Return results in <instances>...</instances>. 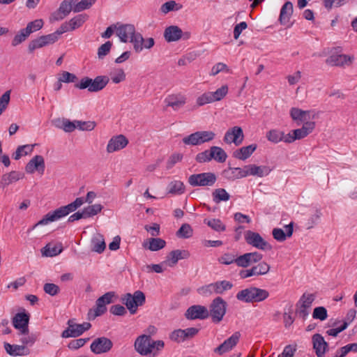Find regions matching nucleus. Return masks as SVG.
Here are the masks:
<instances>
[{
    "mask_svg": "<svg viewBox=\"0 0 357 357\" xmlns=\"http://www.w3.org/2000/svg\"><path fill=\"white\" fill-rule=\"evenodd\" d=\"M263 258V255L258 252H247L238 256L235 252H226L218 258V261L225 265L235 263L238 266L247 268L252 264L258 263Z\"/></svg>",
    "mask_w": 357,
    "mask_h": 357,
    "instance_id": "nucleus-1",
    "label": "nucleus"
},
{
    "mask_svg": "<svg viewBox=\"0 0 357 357\" xmlns=\"http://www.w3.org/2000/svg\"><path fill=\"white\" fill-rule=\"evenodd\" d=\"M84 204V197H77L72 203L61 206L53 211L47 213L40 221H38L33 227L36 228L38 225H45L50 222L58 220L66 215L70 213L75 211L77 208Z\"/></svg>",
    "mask_w": 357,
    "mask_h": 357,
    "instance_id": "nucleus-2",
    "label": "nucleus"
},
{
    "mask_svg": "<svg viewBox=\"0 0 357 357\" xmlns=\"http://www.w3.org/2000/svg\"><path fill=\"white\" fill-rule=\"evenodd\" d=\"M269 296L267 290L255 287H250L239 291L236 294L238 301L245 303H259L266 300Z\"/></svg>",
    "mask_w": 357,
    "mask_h": 357,
    "instance_id": "nucleus-3",
    "label": "nucleus"
},
{
    "mask_svg": "<svg viewBox=\"0 0 357 357\" xmlns=\"http://www.w3.org/2000/svg\"><path fill=\"white\" fill-rule=\"evenodd\" d=\"M109 82V77L106 75L97 76L95 79L84 77L75 84L79 89H87L89 92H98L103 89Z\"/></svg>",
    "mask_w": 357,
    "mask_h": 357,
    "instance_id": "nucleus-4",
    "label": "nucleus"
},
{
    "mask_svg": "<svg viewBox=\"0 0 357 357\" xmlns=\"http://www.w3.org/2000/svg\"><path fill=\"white\" fill-rule=\"evenodd\" d=\"M146 301L145 294L138 290L133 294L127 293L121 297V302L124 304L131 314L137 312L138 307L142 306Z\"/></svg>",
    "mask_w": 357,
    "mask_h": 357,
    "instance_id": "nucleus-5",
    "label": "nucleus"
},
{
    "mask_svg": "<svg viewBox=\"0 0 357 357\" xmlns=\"http://www.w3.org/2000/svg\"><path fill=\"white\" fill-rule=\"evenodd\" d=\"M215 137V133L211 130L195 132L183 138L182 142L185 145L199 146L210 142Z\"/></svg>",
    "mask_w": 357,
    "mask_h": 357,
    "instance_id": "nucleus-6",
    "label": "nucleus"
},
{
    "mask_svg": "<svg viewBox=\"0 0 357 357\" xmlns=\"http://www.w3.org/2000/svg\"><path fill=\"white\" fill-rule=\"evenodd\" d=\"M217 181L216 175L213 172L194 174L189 176L188 183L192 187H211Z\"/></svg>",
    "mask_w": 357,
    "mask_h": 357,
    "instance_id": "nucleus-7",
    "label": "nucleus"
},
{
    "mask_svg": "<svg viewBox=\"0 0 357 357\" xmlns=\"http://www.w3.org/2000/svg\"><path fill=\"white\" fill-rule=\"evenodd\" d=\"M91 327V324L89 322L79 324H76L74 319H69L68 328L62 332L61 337L63 338L76 337L88 331Z\"/></svg>",
    "mask_w": 357,
    "mask_h": 357,
    "instance_id": "nucleus-8",
    "label": "nucleus"
},
{
    "mask_svg": "<svg viewBox=\"0 0 357 357\" xmlns=\"http://www.w3.org/2000/svg\"><path fill=\"white\" fill-rule=\"evenodd\" d=\"M315 128L314 121H307L303 124L302 128L293 130L284 138V142L291 143L297 139H301L310 135Z\"/></svg>",
    "mask_w": 357,
    "mask_h": 357,
    "instance_id": "nucleus-9",
    "label": "nucleus"
},
{
    "mask_svg": "<svg viewBox=\"0 0 357 357\" xmlns=\"http://www.w3.org/2000/svg\"><path fill=\"white\" fill-rule=\"evenodd\" d=\"M227 303L221 298H215L210 305L209 316L213 322L219 323L226 313Z\"/></svg>",
    "mask_w": 357,
    "mask_h": 357,
    "instance_id": "nucleus-10",
    "label": "nucleus"
},
{
    "mask_svg": "<svg viewBox=\"0 0 357 357\" xmlns=\"http://www.w3.org/2000/svg\"><path fill=\"white\" fill-rule=\"evenodd\" d=\"M244 238L248 245L259 250H268L272 248L271 245L259 233L248 230L244 234Z\"/></svg>",
    "mask_w": 357,
    "mask_h": 357,
    "instance_id": "nucleus-11",
    "label": "nucleus"
},
{
    "mask_svg": "<svg viewBox=\"0 0 357 357\" xmlns=\"http://www.w3.org/2000/svg\"><path fill=\"white\" fill-rule=\"evenodd\" d=\"M116 297V294L114 291H109L103 294L102 296L99 297L96 303V307L93 311L91 310L89 315L96 318V317H99L103 314L106 310V305L110 304L113 302V298Z\"/></svg>",
    "mask_w": 357,
    "mask_h": 357,
    "instance_id": "nucleus-12",
    "label": "nucleus"
},
{
    "mask_svg": "<svg viewBox=\"0 0 357 357\" xmlns=\"http://www.w3.org/2000/svg\"><path fill=\"white\" fill-rule=\"evenodd\" d=\"M163 36L165 40L168 43L176 42L180 39L188 40L190 37V33H183L181 29L176 25L166 27Z\"/></svg>",
    "mask_w": 357,
    "mask_h": 357,
    "instance_id": "nucleus-13",
    "label": "nucleus"
},
{
    "mask_svg": "<svg viewBox=\"0 0 357 357\" xmlns=\"http://www.w3.org/2000/svg\"><path fill=\"white\" fill-rule=\"evenodd\" d=\"M316 296L314 294L304 293L300 298L297 306L298 307V313L303 319H306L309 315L310 309L314 302Z\"/></svg>",
    "mask_w": 357,
    "mask_h": 357,
    "instance_id": "nucleus-14",
    "label": "nucleus"
},
{
    "mask_svg": "<svg viewBox=\"0 0 357 357\" xmlns=\"http://www.w3.org/2000/svg\"><path fill=\"white\" fill-rule=\"evenodd\" d=\"M112 342L105 337L95 339L91 344V350L96 354L107 353L112 348Z\"/></svg>",
    "mask_w": 357,
    "mask_h": 357,
    "instance_id": "nucleus-15",
    "label": "nucleus"
},
{
    "mask_svg": "<svg viewBox=\"0 0 357 357\" xmlns=\"http://www.w3.org/2000/svg\"><path fill=\"white\" fill-rule=\"evenodd\" d=\"M185 315L189 320L205 319L209 317V312L205 306L194 305L187 310Z\"/></svg>",
    "mask_w": 357,
    "mask_h": 357,
    "instance_id": "nucleus-16",
    "label": "nucleus"
},
{
    "mask_svg": "<svg viewBox=\"0 0 357 357\" xmlns=\"http://www.w3.org/2000/svg\"><path fill=\"white\" fill-rule=\"evenodd\" d=\"M56 33H51L46 36H42L33 40L29 45V50L33 52L36 49L41 48L44 46L53 44L57 41Z\"/></svg>",
    "mask_w": 357,
    "mask_h": 357,
    "instance_id": "nucleus-17",
    "label": "nucleus"
},
{
    "mask_svg": "<svg viewBox=\"0 0 357 357\" xmlns=\"http://www.w3.org/2000/svg\"><path fill=\"white\" fill-rule=\"evenodd\" d=\"M243 137L244 135L242 128L238 126H234L226 132L224 136V141L227 144L234 143L236 146H238L242 143Z\"/></svg>",
    "mask_w": 357,
    "mask_h": 357,
    "instance_id": "nucleus-18",
    "label": "nucleus"
},
{
    "mask_svg": "<svg viewBox=\"0 0 357 357\" xmlns=\"http://www.w3.org/2000/svg\"><path fill=\"white\" fill-rule=\"evenodd\" d=\"M45 169V160L42 155H36L26 164L25 171L28 174H33L38 172L43 174Z\"/></svg>",
    "mask_w": 357,
    "mask_h": 357,
    "instance_id": "nucleus-19",
    "label": "nucleus"
},
{
    "mask_svg": "<svg viewBox=\"0 0 357 357\" xmlns=\"http://www.w3.org/2000/svg\"><path fill=\"white\" fill-rule=\"evenodd\" d=\"M29 316L25 312L17 313L13 318V325L20 334L29 333Z\"/></svg>",
    "mask_w": 357,
    "mask_h": 357,
    "instance_id": "nucleus-20",
    "label": "nucleus"
},
{
    "mask_svg": "<svg viewBox=\"0 0 357 357\" xmlns=\"http://www.w3.org/2000/svg\"><path fill=\"white\" fill-rule=\"evenodd\" d=\"M77 0H63L58 10L54 13L53 17L55 20H61L73 10L76 4Z\"/></svg>",
    "mask_w": 357,
    "mask_h": 357,
    "instance_id": "nucleus-21",
    "label": "nucleus"
},
{
    "mask_svg": "<svg viewBox=\"0 0 357 357\" xmlns=\"http://www.w3.org/2000/svg\"><path fill=\"white\" fill-rule=\"evenodd\" d=\"M128 144V140L123 135L112 137L107 145V151L109 153L118 151L125 148Z\"/></svg>",
    "mask_w": 357,
    "mask_h": 357,
    "instance_id": "nucleus-22",
    "label": "nucleus"
},
{
    "mask_svg": "<svg viewBox=\"0 0 357 357\" xmlns=\"http://www.w3.org/2000/svg\"><path fill=\"white\" fill-rule=\"evenodd\" d=\"M135 32V27L131 24H121L116 28V34L123 43L129 42Z\"/></svg>",
    "mask_w": 357,
    "mask_h": 357,
    "instance_id": "nucleus-23",
    "label": "nucleus"
},
{
    "mask_svg": "<svg viewBox=\"0 0 357 357\" xmlns=\"http://www.w3.org/2000/svg\"><path fill=\"white\" fill-rule=\"evenodd\" d=\"M240 337V332H235L231 337L225 340L219 347L215 348V352L222 354L231 350L237 344Z\"/></svg>",
    "mask_w": 357,
    "mask_h": 357,
    "instance_id": "nucleus-24",
    "label": "nucleus"
},
{
    "mask_svg": "<svg viewBox=\"0 0 357 357\" xmlns=\"http://www.w3.org/2000/svg\"><path fill=\"white\" fill-rule=\"evenodd\" d=\"M189 257L190 253L188 250H175L169 253L163 264H166L169 266L173 267L177 264L178 260L188 259Z\"/></svg>",
    "mask_w": 357,
    "mask_h": 357,
    "instance_id": "nucleus-25",
    "label": "nucleus"
},
{
    "mask_svg": "<svg viewBox=\"0 0 357 357\" xmlns=\"http://www.w3.org/2000/svg\"><path fill=\"white\" fill-rule=\"evenodd\" d=\"M3 347L6 353L12 356H27L30 354V349L22 344H11L4 342Z\"/></svg>",
    "mask_w": 357,
    "mask_h": 357,
    "instance_id": "nucleus-26",
    "label": "nucleus"
},
{
    "mask_svg": "<svg viewBox=\"0 0 357 357\" xmlns=\"http://www.w3.org/2000/svg\"><path fill=\"white\" fill-rule=\"evenodd\" d=\"M354 60V56L346 54H333L326 59V63L331 66H349Z\"/></svg>",
    "mask_w": 357,
    "mask_h": 357,
    "instance_id": "nucleus-27",
    "label": "nucleus"
},
{
    "mask_svg": "<svg viewBox=\"0 0 357 357\" xmlns=\"http://www.w3.org/2000/svg\"><path fill=\"white\" fill-rule=\"evenodd\" d=\"M313 348L317 357H324L328 343L324 340V337L320 334H314L312 336Z\"/></svg>",
    "mask_w": 357,
    "mask_h": 357,
    "instance_id": "nucleus-28",
    "label": "nucleus"
},
{
    "mask_svg": "<svg viewBox=\"0 0 357 357\" xmlns=\"http://www.w3.org/2000/svg\"><path fill=\"white\" fill-rule=\"evenodd\" d=\"M246 176H257L263 177L267 176L271 172V169L266 165L257 166L256 165H248L245 166Z\"/></svg>",
    "mask_w": 357,
    "mask_h": 357,
    "instance_id": "nucleus-29",
    "label": "nucleus"
},
{
    "mask_svg": "<svg viewBox=\"0 0 357 357\" xmlns=\"http://www.w3.org/2000/svg\"><path fill=\"white\" fill-rule=\"evenodd\" d=\"M151 336L148 335H142L139 336L135 342V350L142 356H148L150 354V350L148 349Z\"/></svg>",
    "mask_w": 357,
    "mask_h": 357,
    "instance_id": "nucleus-30",
    "label": "nucleus"
},
{
    "mask_svg": "<svg viewBox=\"0 0 357 357\" xmlns=\"http://www.w3.org/2000/svg\"><path fill=\"white\" fill-rule=\"evenodd\" d=\"M222 174L224 178L229 181L246 177L245 166L243 168L228 167L223 170Z\"/></svg>",
    "mask_w": 357,
    "mask_h": 357,
    "instance_id": "nucleus-31",
    "label": "nucleus"
},
{
    "mask_svg": "<svg viewBox=\"0 0 357 357\" xmlns=\"http://www.w3.org/2000/svg\"><path fill=\"white\" fill-rule=\"evenodd\" d=\"M294 222H291L289 225L284 226L285 231L280 228H275L273 229L272 234L273 238L280 242L284 241L287 237L292 236L294 229Z\"/></svg>",
    "mask_w": 357,
    "mask_h": 357,
    "instance_id": "nucleus-32",
    "label": "nucleus"
},
{
    "mask_svg": "<svg viewBox=\"0 0 357 357\" xmlns=\"http://www.w3.org/2000/svg\"><path fill=\"white\" fill-rule=\"evenodd\" d=\"M165 102L167 106L176 111L184 106L186 102V98L181 94H173L165 98Z\"/></svg>",
    "mask_w": 357,
    "mask_h": 357,
    "instance_id": "nucleus-33",
    "label": "nucleus"
},
{
    "mask_svg": "<svg viewBox=\"0 0 357 357\" xmlns=\"http://www.w3.org/2000/svg\"><path fill=\"white\" fill-rule=\"evenodd\" d=\"M54 125L66 132H71L77 128V121H70L67 119H57L53 121Z\"/></svg>",
    "mask_w": 357,
    "mask_h": 357,
    "instance_id": "nucleus-34",
    "label": "nucleus"
},
{
    "mask_svg": "<svg viewBox=\"0 0 357 357\" xmlns=\"http://www.w3.org/2000/svg\"><path fill=\"white\" fill-rule=\"evenodd\" d=\"M290 116L294 121H299L301 123L310 121V111H305L297 107L290 109Z\"/></svg>",
    "mask_w": 357,
    "mask_h": 357,
    "instance_id": "nucleus-35",
    "label": "nucleus"
},
{
    "mask_svg": "<svg viewBox=\"0 0 357 357\" xmlns=\"http://www.w3.org/2000/svg\"><path fill=\"white\" fill-rule=\"evenodd\" d=\"M165 241L160 238H151L148 241L143 243V247L151 251L160 250L165 248Z\"/></svg>",
    "mask_w": 357,
    "mask_h": 357,
    "instance_id": "nucleus-36",
    "label": "nucleus"
},
{
    "mask_svg": "<svg viewBox=\"0 0 357 357\" xmlns=\"http://www.w3.org/2000/svg\"><path fill=\"white\" fill-rule=\"evenodd\" d=\"M293 13V3L290 1H287L284 3V4L282 6L279 20L282 24H286L287 22H289L291 16Z\"/></svg>",
    "mask_w": 357,
    "mask_h": 357,
    "instance_id": "nucleus-37",
    "label": "nucleus"
},
{
    "mask_svg": "<svg viewBox=\"0 0 357 357\" xmlns=\"http://www.w3.org/2000/svg\"><path fill=\"white\" fill-rule=\"evenodd\" d=\"M22 178V174L16 171H12L9 173L3 174L1 178V185L5 188L10 184L16 182Z\"/></svg>",
    "mask_w": 357,
    "mask_h": 357,
    "instance_id": "nucleus-38",
    "label": "nucleus"
},
{
    "mask_svg": "<svg viewBox=\"0 0 357 357\" xmlns=\"http://www.w3.org/2000/svg\"><path fill=\"white\" fill-rule=\"evenodd\" d=\"M91 244L92 251L96 252L97 253L103 252L106 248L104 237L100 233H97L93 236L91 239Z\"/></svg>",
    "mask_w": 357,
    "mask_h": 357,
    "instance_id": "nucleus-39",
    "label": "nucleus"
},
{
    "mask_svg": "<svg viewBox=\"0 0 357 357\" xmlns=\"http://www.w3.org/2000/svg\"><path fill=\"white\" fill-rule=\"evenodd\" d=\"M256 149V144H250L247 146L241 147L234 153V156L239 160H244L248 158Z\"/></svg>",
    "mask_w": 357,
    "mask_h": 357,
    "instance_id": "nucleus-40",
    "label": "nucleus"
},
{
    "mask_svg": "<svg viewBox=\"0 0 357 357\" xmlns=\"http://www.w3.org/2000/svg\"><path fill=\"white\" fill-rule=\"evenodd\" d=\"M211 158L218 162L222 163L226 161L227 155L226 152L219 146H213L210 148Z\"/></svg>",
    "mask_w": 357,
    "mask_h": 357,
    "instance_id": "nucleus-41",
    "label": "nucleus"
},
{
    "mask_svg": "<svg viewBox=\"0 0 357 357\" xmlns=\"http://www.w3.org/2000/svg\"><path fill=\"white\" fill-rule=\"evenodd\" d=\"M167 192L172 195H181L185 192V185L181 181H174L169 183Z\"/></svg>",
    "mask_w": 357,
    "mask_h": 357,
    "instance_id": "nucleus-42",
    "label": "nucleus"
},
{
    "mask_svg": "<svg viewBox=\"0 0 357 357\" xmlns=\"http://www.w3.org/2000/svg\"><path fill=\"white\" fill-rule=\"evenodd\" d=\"M129 42L132 44L133 49L136 53H139L143 50L144 38L140 33L136 31Z\"/></svg>",
    "mask_w": 357,
    "mask_h": 357,
    "instance_id": "nucleus-43",
    "label": "nucleus"
},
{
    "mask_svg": "<svg viewBox=\"0 0 357 357\" xmlns=\"http://www.w3.org/2000/svg\"><path fill=\"white\" fill-rule=\"evenodd\" d=\"M285 137L286 135H284V133L282 131L277 129L271 130L266 133L267 139L275 144L281 141L284 142Z\"/></svg>",
    "mask_w": 357,
    "mask_h": 357,
    "instance_id": "nucleus-44",
    "label": "nucleus"
},
{
    "mask_svg": "<svg viewBox=\"0 0 357 357\" xmlns=\"http://www.w3.org/2000/svg\"><path fill=\"white\" fill-rule=\"evenodd\" d=\"M126 75L122 68H114L109 73V79L114 84H119L126 79Z\"/></svg>",
    "mask_w": 357,
    "mask_h": 357,
    "instance_id": "nucleus-45",
    "label": "nucleus"
},
{
    "mask_svg": "<svg viewBox=\"0 0 357 357\" xmlns=\"http://www.w3.org/2000/svg\"><path fill=\"white\" fill-rule=\"evenodd\" d=\"M213 200L215 203L220 202H227L230 199V195L224 188H218L213 190L212 193Z\"/></svg>",
    "mask_w": 357,
    "mask_h": 357,
    "instance_id": "nucleus-46",
    "label": "nucleus"
},
{
    "mask_svg": "<svg viewBox=\"0 0 357 357\" xmlns=\"http://www.w3.org/2000/svg\"><path fill=\"white\" fill-rule=\"evenodd\" d=\"M147 345L148 349L150 350V354H152L155 356L164 349L165 342L162 340H153L151 337Z\"/></svg>",
    "mask_w": 357,
    "mask_h": 357,
    "instance_id": "nucleus-47",
    "label": "nucleus"
},
{
    "mask_svg": "<svg viewBox=\"0 0 357 357\" xmlns=\"http://www.w3.org/2000/svg\"><path fill=\"white\" fill-rule=\"evenodd\" d=\"M257 265L252 266L255 276L264 275L267 274L271 268L270 265L266 261H259Z\"/></svg>",
    "mask_w": 357,
    "mask_h": 357,
    "instance_id": "nucleus-48",
    "label": "nucleus"
},
{
    "mask_svg": "<svg viewBox=\"0 0 357 357\" xmlns=\"http://www.w3.org/2000/svg\"><path fill=\"white\" fill-rule=\"evenodd\" d=\"M62 251L61 245H52L50 244L46 245L42 250L43 255L46 257H55L59 255Z\"/></svg>",
    "mask_w": 357,
    "mask_h": 357,
    "instance_id": "nucleus-49",
    "label": "nucleus"
},
{
    "mask_svg": "<svg viewBox=\"0 0 357 357\" xmlns=\"http://www.w3.org/2000/svg\"><path fill=\"white\" fill-rule=\"evenodd\" d=\"M88 16L86 14L78 15L72 18L69 22V26L71 31L80 27L87 20Z\"/></svg>",
    "mask_w": 357,
    "mask_h": 357,
    "instance_id": "nucleus-50",
    "label": "nucleus"
},
{
    "mask_svg": "<svg viewBox=\"0 0 357 357\" xmlns=\"http://www.w3.org/2000/svg\"><path fill=\"white\" fill-rule=\"evenodd\" d=\"M34 145L26 144L18 146L16 151L13 154L15 160H19L22 156L30 154L33 150Z\"/></svg>",
    "mask_w": 357,
    "mask_h": 357,
    "instance_id": "nucleus-51",
    "label": "nucleus"
},
{
    "mask_svg": "<svg viewBox=\"0 0 357 357\" xmlns=\"http://www.w3.org/2000/svg\"><path fill=\"white\" fill-rule=\"evenodd\" d=\"M204 222L216 231H223L226 229L220 219H205Z\"/></svg>",
    "mask_w": 357,
    "mask_h": 357,
    "instance_id": "nucleus-52",
    "label": "nucleus"
},
{
    "mask_svg": "<svg viewBox=\"0 0 357 357\" xmlns=\"http://www.w3.org/2000/svg\"><path fill=\"white\" fill-rule=\"evenodd\" d=\"M102 208L103 207L101 204H96L85 207L82 211L85 218H88L99 213L102 211Z\"/></svg>",
    "mask_w": 357,
    "mask_h": 357,
    "instance_id": "nucleus-53",
    "label": "nucleus"
},
{
    "mask_svg": "<svg viewBox=\"0 0 357 357\" xmlns=\"http://www.w3.org/2000/svg\"><path fill=\"white\" fill-rule=\"evenodd\" d=\"M197 292L203 296H209L214 294H218L214 282L199 287L197 289Z\"/></svg>",
    "mask_w": 357,
    "mask_h": 357,
    "instance_id": "nucleus-54",
    "label": "nucleus"
},
{
    "mask_svg": "<svg viewBox=\"0 0 357 357\" xmlns=\"http://www.w3.org/2000/svg\"><path fill=\"white\" fill-rule=\"evenodd\" d=\"M181 8V5H179L175 1L172 0L163 3L160 7V11L164 14H167L170 11L178 10Z\"/></svg>",
    "mask_w": 357,
    "mask_h": 357,
    "instance_id": "nucleus-55",
    "label": "nucleus"
},
{
    "mask_svg": "<svg viewBox=\"0 0 357 357\" xmlns=\"http://www.w3.org/2000/svg\"><path fill=\"white\" fill-rule=\"evenodd\" d=\"M96 1V0H77L75 6L74 8V12L79 13L82 10L89 9L93 6V4H94Z\"/></svg>",
    "mask_w": 357,
    "mask_h": 357,
    "instance_id": "nucleus-56",
    "label": "nucleus"
},
{
    "mask_svg": "<svg viewBox=\"0 0 357 357\" xmlns=\"http://www.w3.org/2000/svg\"><path fill=\"white\" fill-rule=\"evenodd\" d=\"M193 230L188 224H183L176 232V236L179 238H188L192 236Z\"/></svg>",
    "mask_w": 357,
    "mask_h": 357,
    "instance_id": "nucleus-57",
    "label": "nucleus"
},
{
    "mask_svg": "<svg viewBox=\"0 0 357 357\" xmlns=\"http://www.w3.org/2000/svg\"><path fill=\"white\" fill-rule=\"evenodd\" d=\"M215 284L218 294H222L225 291L230 290L233 287V284L228 280H221L214 282Z\"/></svg>",
    "mask_w": 357,
    "mask_h": 357,
    "instance_id": "nucleus-58",
    "label": "nucleus"
},
{
    "mask_svg": "<svg viewBox=\"0 0 357 357\" xmlns=\"http://www.w3.org/2000/svg\"><path fill=\"white\" fill-rule=\"evenodd\" d=\"M228 93L227 85H223L215 91L211 92V96L214 102L220 101L223 99Z\"/></svg>",
    "mask_w": 357,
    "mask_h": 357,
    "instance_id": "nucleus-59",
    "label": "nucleus"
},
{
    "mask_svg": "<svg viewBox=\"0 0 357 357\" xmlns=\"http://www.w3.org/2000/svg\"><path fill=\"white\" fill-rule=\"evenodd\" d=\"M29 35V33L25 29H21L13 38L12 40V45L15 47L20 45L24 42Z\"/></svg>",
    "mask_w": 357,
    "mask_h": 357,
    "instance_id": "nucleus-60",
    "label": "nucleus"
},
{
    "mask_svg": "<svg viewBox=\"0 0 357 357\" xmlns=\"http://www.w3.org/2000/svg\"><path fill=\"white\" fill-rule=\"evenodd\" d=\"M22 337H20V341L22 343V345L31 347L36 342L37 340V336L35 334H29L28 333L24 334H21Z\"/></svg>",
    "mask_w": 357,
    "mask_h": 357,
    "instance_id": "nucleus-61",
    "label": "nucleus"
},
{
    "mask_svg": "<svg viewBox=\"0 0 357 357\" xmlns=\"http://www.w3.org/2000/svg\"><path fill=\"white\" fill-rule=\"evenodd\" d=\"M312 317L320 321L326 320L328 317L327 310L322 306L315 307L312 313Z\"/></svg>",
    "mask_w": 357,
    "mask_h": 357,
    "instance_id": "nucleus-62",
    "label": "nucleus"
},
{
    "mask_svg": "<svg viewBox=\"0 0 357 357\" xmlns=\"http://www.w3.org/2000/svg\"><path fill=\"white\" fill-rule=\"evenodd\" d=\"M213 102L214 101L211 96V91L204 93L203 94L199 96L196 100L197 105L199 107Z\"/></svg>",
    "mask_w": 357,
    "mask_h": 357,
    "instance_id": "nucleus-63",
    "label": "nucleus"
},
{
    "mask_svg": "<svg viewBox=\"0 0 357 357\" xmlns=\"http://www.w3.org/2000/svg\"><path fill=\"white\" fill-rule=\"evenodd\" d=\"M212 160L210 149L197 153L195 157V160L199 163L208 162Z\"/></svg>",
    "mask_w": 357,
    "mask_h": 357,
    "instance_id": "nucleus-64",
    "label": "nucleus"
}]
</instances>
